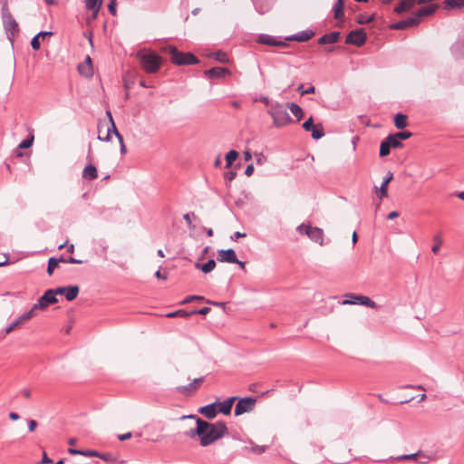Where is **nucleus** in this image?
I'll list each match as a JSON object with an SVG mask.
<instances>
[{
  "mask_svg": "<svg viewBox=\"0 0 464 464\" xmlns=\"http://www.w3.org/2000/svg\"><path fill=\"white\" fill-rule=\"evenodd\" d=\"M111 134H114L116 136V138L118 139V140H119L120 147H121L120 148L121 153L122 155L126 154L127 149H126V146L124 144L123 137L119 132V130H117L116 126H113V132H111Z\"/></svg>",
  "mask_w": 464,
  "mask_h": 464,
  "instance_id": "nucleus-35",
  "label": "nucleus"
},
{
  "mask_svg": "<svg viewBox=\"0 0 464 464\" xmlns=\"http://www.w3.org/2000/svg\"><path fill=\"white\" fill-rule=\"evenodd\" d=\"M393 134L400 140H407L412 136V133L410 131H400Z\"/></svg>",
  "mask_w": 464,
  "mask_h": 464,
  "instance_id": "nucleus-47",
  "label": "nucleus"
},
{
  "mask_svg": "<svg viewBox=\"0 0 464 464\" xmlns=\"http://www.w3.org/2000/svg\"><path fill=\"white\" fill-rule=\"evenodd\" d=\"M346 296L348 299L343 300L342 302L343 304H362L371 308L377 307L376 303L368 296L354 294H347Z\"/></svg>",
  "mask_w": 464,
  "mask_h": 464,
  "instance_id": "nucleus-5",
  "label": "nucleus"
},
{
  "mask_svg": "<svg viewBox=\"0 0 464 464\" xmlns=\"http://www.w3.org/2000/svg\"><path fill=\"white\" fill-rule=\"evenodd\" d=\"M58 302L57 297L53 293L52 289H48L45 293L38 299L37 303L34 304L31 310L34 313L36 309H44L49 304H55Z\"/></svg>",
  "mask_w": 464,
  "mask_h": 464,
  "instance_id": "nucleus-9",
  "label": "nucleus"
},
{
  "mask_svg": "<svg viewBox=\"0 0 464 464\" xmlns=\"http://www.w3.org/2000/svg\"><path fill=\"white\" fill-rule=\"evenodd\" d=\"M78 71L82 75L86 77H91L92 75V65L81 63L78 65Z\"/></svg>",
  "mask_w": 464,
  "mask_h": 464,
  "instance_id": "nucleus-36",
  "label": "nucleus"
},
{
  "mask_svg": "<svg viewBox=\"0 0 464 464\" xmlns=\"http://www.w3.org/2000/svg\"><path fill=\"white\" fill-rule=\"evenodd\" d=\"M21 394H22L24 398L29 399V398H31V395H32V393H31V390H30V389H27V388L23 389V390L21 391Z\"/></svg>",
  "mask_w": 464,
  "mask_h": 464,
  "instance_id": "nucleus-64",
  "label": "nucleus"
},
{
  "mask_svg": "<svg viewBox=\"0 0 464 464\" xmlns=\"http://www.w3.org/2000/svg\"><path fill=\"white\" fill-rule=\"evenodd\" d=\"M256 402V399L255 397L240 399L235 407V415L239 416L251 411L255 408Z\"/></svg>",
  "mask_w": 464,
  "mask_h": 464,
  "instance_id": "nucleus-7",
  "label": "nucleus"
},
{
  "mask_svg": "<svg viewBox=\"0 0 464 464\" xmlns=\"http://www.w3.org/2000/svg\"><path fill=\"white\" fill-rule=\"evenodd\" d=\"M213 57L218 61L219 63H226L228 62V58L226 53L222 51H218L213 53Z\"/></svg>",
  "mask_w": 464,
  "mask_h": 464,
  "instance_id": "nucleus-41",
  "label": "nucleus"
},
{
  "mask_svg": "<svg viewBox=\"0 0 464 464\" xmlns=\"http://www.w3.org/2000/svg\"><path fill=\"white\" fill-rule=\"evenodd\" d=\"M203 433L201 434L200 445L207 447L222 438L228 432L224 421L210 423L203 420Z\"/></svg>",
  "mask_w": 464,
  "mask_h": 464,
  "instance_id": "nucleus-1",
  "label": "nucleus"
},
{
  "mask_svg": "<svg viewBox=\"0 0 464 464\" xmlns=\"http://www.w3.org/2000/svg\"><path fill=\"white\" fill-rule=\"evenodd\" d=\"M417 4V0H401L395 7L394 12L401 14L412 8Z\"/></svg>",
  "mask_w": 464,
  "mask_h": 464,
  "instance_id": "nucleus-25",
  "label": "nucleus"
},
{
  "mask_svg": "<svg viewBox=\"0 0 464 464\" xmlns=\"http://www.w3.org/2000/svg\"><path fill=\"white\" fill-rule=\"evenodd\" d=\"M52 290H53V293L54 294L55 296L57 295H64L65 290H66V286H61V287H57L55 289H52Z\"/></svg>",
  "mask_w": 464,
  "mask_h": 464,
  "instance_id": "nucleus-62",
  "label": "nucleus"
},
{
  "mask_svg": "<svg viewBox=\"0 0 464 464\" xmlns=\"http://www.w3.org/2000/svg\"><path fill=\"white\" fill-rule=\"evenodd\" d=\"M443 5L446 10L461 9L464 8V0H444Z\"/></svg>",
  "mask_w": 464,
  "mask_h": 464,
  "instance_id": "nucleus-31",
  "label": "nucleus"
},
{
  "mask_svg": "<svg viewBox=\"0 0 464 464\" xmlns=\"http://www.w3.org/2000/svg\"><path fill=\"white\" fill-rule=\"evenodd\" d=\"M31 46L34 51H37L40 49L41 44L39 41V36L37 34L33 37V39L31 41Z\"/></svg>",
  "mask_w": 464,
  "mask_h": 464,
  "instance_id": "nucleus-52",
  "label": "nucleus"
},
{
  "mask_svg": "<svg viewBox=\"0 0 464 464\" xmlns=\"http://www.w3.org/2000/svg\"><path fill=\"white\" fill-rule=\"evenodd\" d=\"M3 24L6 33H9L12 36H14L18 34V24L13 17V15L7 16L6 18L3 19Z\"/></svg>",
  "mask_w": 464,
  "mask_h": 464,
  "instance_id": "nucleus-14",
  "label": "nucleus"
},
{
  "mask_svg": "<svg viewBox=\"0 0 464 464\" xmlns=\"http://www.w3.org/2000/svg\"><path fill=\"white\" fill-rule=\"evenodd\" d=\"M394 124L397 129H404L407 125V116L402 113H397L394 117Z\"/></svg>",
  "mask_w": 464,
  "mask_h": 464,
  "instance_id": "nucleus-34",
  "label": "nucleus"
},
{
  "mask_svg": "<svg viewBox=\"0 0 464 464\" xmlns=\"http://www.w3.org/2000/svg\"><path fill=\"white\" fill-rule=\"evenodd\" d=\"M170 56V61L177 65H190L198 63V59L190 53H181L175 46L169 45L165 48Z\"/></svg>",
  "mask_w": 464,
  "mask_h": 464,
  "instance_id": "nucleus-3",
  "label": "nucleus"
},
{
  "mask_svg": "<svg viewBox=\"0 0 464 464\" xmlns=\"http://www.w3.org/2000/svg\"><path fill=\"white\" fill-rule=\"evenodd\" d=\"M255 9L260 14L267 13L273 5V0H251Z\"/></svg>",
  "mask_w": 464,
  "mask_h": 464,
  "instance_id": "nucleus-18",
  "label": "nucleus"
},
{
  "mask_svg": "<svg viewBox=\"0 0 464 464\" xmlns=\"http://www.w3.org/2000/svg\"><path fill=\"white\" fill-rule=\"evenodd\" d=\"M185 419H194L196 420L197 427L195 429H190L189 430L185 432V435L190 439H194L196 436L201 440V434L203 433V420L197 417L196 415H184L180 417V420Z\"/></svg>",
  "mask_w": 464,
  "mask_h": 464,
  "instance_id": "nucleus-10",
  "label": "nucleus"
},
{
  "mask_svg": "<svg viewBox=\"0 0 464 464\" xmlns=\"http://www.w3.org/2000/svg\"><path fill=\"white\" fill-rule=\"evenodd\" d=\"M438 5H430L424 7L420 8L415 14L418 16L419 21L421 17L429 16L432 14L435 10L438 8Z\"/></svg>",
  "mask_w": 464,
  "mask_h": 464,
  "instance_id": "nucleus-27",
  "label": "nucleus"
},
{
  "mask_svg": "<svg viewBox=\"0 0 464 464\" xmlns=\"http://www.w3.org/2000/svg\"><path fill=\"white\" fill-rule=\"evenodd\" d=\"M297 91L301 93V95L309 94V93H314L315 88L314 86L311 85L307 89H304V84H300L297 87Z\"/></svg>",
  "mask_w": 464,
  "mask_h": 464,
  "instance_id": "nucleus-44",
  "label": "nucleus"
},
{
  "mask_svg": "<svg viewBox=\"0 0 464 464\" xmlns=\"http://www.w3.org/2000/svg\"><path fill=\"white\" fill-rule=\"evenodd\" d=\"M106 116L109 119L110 125H107L105 122H102V121L98 124L99 131H101L102 128H103L104 126L107 128V134L105 137H102L101 135L98 136V139L102 141H110L111 140V132H113V126H115L111 111H106Z\"/></svg>",
  "mask_w": 464,
  "mask_h": 464,
  "instance_id": "nucleus-11",
  "label": "nucleus"
},
{
  "mask_svg": "<svg viewBox=\"0 0 464 464\" xmlns=\"http://www.w3.org/2000/svg\"><path fill=\"white\" fill-rule=\"evenodd\" d=\"M305 131L311 132L312 138L319 140L324 136V127L321 123L314 124L313 117H309L302 125Z\"/></svg>",
  "mask_w": 464,
  "mask_h": 464,
  "instance_id": "nucleus-6",
  "label": "nucleus"
},
{
  "mask_svg": "<svg viewBox=\"0 0 464 464\" xmlns=\"http://www.w3.org/2000/svg\"><path fill=\"white\" fill-rule=\"evenodd\" d=\"M194 300H204V297L200 295H188L181 302V304H188Z\"/></svg>",
  "mask_w": 464,
  "mask_h": 464,
  "instance_id": "nucleus-55",
  "label": "nucleus"
},
{
  "mask_svg": "<svg viewBox=\"0 0 464 464\" xmlns=\"http://www.w3.org/2000/svg\"><path fill=\"white\" fill-rule=\"evenodd\" d=\"M237 157L238 153L236 150H229L226 155V168H229Z\"/></svg>",
  "mask_w": 464,
  "mask_h": 464,
  "instance_id": "nucleus-39",
  "label": "nucleus"
},
{
  "mask_svg": "<svg viewBox=\"0 0 464 464\" xmlns=\"http://www.w3.org/2000/svg\"><path fill=\"white\" fill-rule=\"evenodd\" d=\"M391 146L386 138L381 142L380 145V156L385 157L390 154Z\"/></svg>",
  "mask_w": 464,
  "mask_h": 464,
  "instance_id": "nucleus-38",
  "label": "nucleus"
},
{
  "mask_svg": "<svg viewBox=\"0 0 464 464\" xmlns=\"http://www.w3.org/2000/svg\"><path fill=\"white\" fill-rule=\"evenodd\" d=\"M308 228H311L310 225L301 224L297 227V231L300 232L301 234L306 235V231H308Z\"/></svg>",
  "mask_w": 464,
  "mask_h": 464,
  "instance_id": "nucleus-58",
  "label": "nucleus"
},
{
  "mask_svg": "<svg viewBox=\"0 0 464 464\" xmlns=\"http://www.w3.org/2000/svg\"><path fill=\"white\" fill-rule=\"evenodd\" d=\"M390 28L393 29V30H403V29H406L405 22H404V20H401V21H399L397 23H394V24L390 25Z\"/></svg>",
  "mask_w": 464,
  "mask_h": 464,
  "instance_id": "nucleus-51",
  "label": "nucleus"
},
{
  "mask_svg": "<svg viewBox=\"0 0 464 464\" xmlns=\"http://www.w3.org/2000/svg\"><path fill=\"white\" fill-rule=\"evenodd\" d=\"M344 1L337 0L334 5V18L339 20L343 17Z\"/></svg>",
  "mask_w": 464,
  "mask_h": 464,
  "instance_id": "nucleus-32",
  "label": "nucleus"
},
{
  "mask_svg": "<svg viewBox=\"0 0 464 464\" xmlns=\"http://www.w3.org/2000/svg\"><path fill=\"white\" fill-rule=\"evenodd\" d=\"M191 389H196V386L194 385V382H191L189 383L188 385H186V386H179L177 387V390L179 392H186V391H189Z\"/></svg>",
  "mask_w": 464,
  "mask_h": 464,
  "instance_id": "nucleus-56",
  "label": "nucleus"
},
{
  "mask_svg": "<svg viewBox=\"0 0 464 464\" xmlns=\"http://www.w3.org/2000/svg\"><path fill=\"white\" fill-rule=\"evenodd\" d=\"M59 260L55 257H50L48 260V266H47V273L49 276H52L53 273V270L58 266Z\"/></svg>",
  "mask_w": 464,
  "mask_h": 464,
  "instance_id": "nucleus-40",
  "label": "nucleus"
},
{
  "mask_svg": "<svg viewBox=\"0 0 464 464\" xmlns=\"http://www.w3.org/2000/svg\"><path fill=\"white\" fill-rule=\"evenodd\" d=\"M386 140H388V142L390 143V146H391V149L393 148V149H399V148H401L402 147V143L401 141L397 139L394 134H389L387 137H386Z\"/></svg>",
  "mask_w": 464,
  "mask_h": 464,
  "instance_id": "nucleus-37",
  "label": "nucleus"
},
{
  "mask_svg": "<svg viewBox=\"0 0 464 464\" xmlns=\"http://www.w3.org/2000/svg\"><path fill=\"white\" fill-rule=\"evenodd\" d=\"M229 73H230V72L227 69L223 68V67H213V68H210V69L205 71V72H204V74L210 79L222 78L225 75L229 74Z\"/></svg>",
  "mask_w": 464,
  "mask_h": 464,
  "instance_id": "nucleus-21",
  "label": "nucleus"
},
{
  "mask_svg": "<svg viewBox=\"0 0 464 464\" xmlns=\"http://www.w3.org/2000/svg\"><path fill=\"white\" fill-rule=\"evenodd\" d=\"M267 113L272 117L273 123L276 127L281 128L292 122V119L288 114L284 104L276 102L272 104Z\"/></svg>",
  "mask_w": 464,
  "mask_h": 464,
  "instance_id": "nucleus-2",
  "label": "nucleus"
},
{
  "mask_svg": "<svg viewBox=\"0 0 464 464\" xmlns=\"http://www.w3.org/2000/svg\"><path fill=\"white\" fill-rule=\"evenodd\" d=\"M367 39L366 33L362 28H359L353 31H351L345 39V43L347 44H353L355 46H362L365 44Z\"/></svg>",
  "mask_w": 464,
  "mask_h": 464,
  "instance_id": "nucleus-8",
  "label": "nucleus"
},
{
  "mask_svg": "<svg viewBox=\"0 0 464 464\" xmlns=\"http://www.w3.org/2000/svg\"><path fill=\"white\" fill-rule=\"evenodd\" d=\"M34 316L33 310H29L26 313H24L19 317H17L6 329L5 334H10L15 327H17L19 324H23L24 322L31 319Z\"/></svg>",
  "mask_w": 464,
  "mask_h": 464,
  "instance_id": "nucleus-17",
  "label": "nucleus"
},
{
  "mask_svg": "<svg viewBox=\"0 0 464 464\" xmlns=\"http://www.w3.org/2000/svg\"><path fill=\"white\" fill-rule=\"evenodd\" d=\"M33 141H34V137L32 136L31 138L22 140L20 142V144L18 145V148L19 149H28L33 145Z\"/></svg>",
  "mask_w": 464,
  "mask_h": 464,
  "instance_id": "nucleus-46",
  "label": "nucleus"
},
{
  "mask_svg": "<svg viewBox=\"0 0 464 464\" xmlns=\"http://www.w3.org/2000/svg\"><path fill=\"white\" fill-rule=\"evenodd\" d=\"M37 427V422L34 420H28V430L29 431L33 432Z\"/></svg>",
  "mask_w": 464,
  "mask_h": 464,
  "instance_id": "nucleus-61",
  "label": "nucleus"
},
{
  "mask_svg": "<svg viewBox=\"0 0 464 464\" xmlns=\"http://www.w3.org/2000/svg\"><path fill=\"white\" fill-rule=\"evenodd\" d=\"M218 401L199 408L198 412L200 414H203L207 419L212 420L217 416L218 413V411L216 409Z\"/></svg>",
  "mask_w": 464,
  "mask_h": 464,
  "instance_id": "nucleus-19",
  "label": "nucleus"
},
{
  "mask_svg": "<svg viewBox=\"0 0 464 464\" xmlns=\"http://www.w3.org/2000/svg\"><path fill=\"white\" fill-rule=\"evenodd\" d=\"M225 179L229 180V181H232L236 176H237V172L235 170H229V171H227L225 174Z\"/></svg>",
  "mask_w": 464,
  "mask_h": 464,
  "instance_id": "nucleus-57",
  "label": "nucleus"
},
{
  "mask_svg": "<svg viewBox=\"0 0 464 464\" xmlns=\"http://www.w3.org/2000/svg\"><path fill=\"white\" fill-rule=\"evenodd\" d=\"M266 446L255 445L251 447L250 450L255 454H262L266 450Z\"/></svg>",
  "mask_w": 464,
  "mask_h": 464,
  "instance_id": "nucleus-50",
  "label": "nucleus"
},
{
  "mask_svg": "<svg viewBox=\"0 0 464 464\" xmlns=\"http://www.w3.org/2000/svg\"><path fill=\"white\" fill-rule=\"evenodd\" d=\"M434 241H435V244L433 245L431 250L434 254H437L442 245V239L440 238V236H435L434 237Z\"/></svg>",
  "mask_w": 464,
  "mask_h": 464,
  "instance_id": "nucleus-45",
  "label": "nucleus"
},
{
  "mask_svg": "<svg viewBox=\"0 0 464 464\" xmlns=\"http://www.w3.org/2000/svg\"><path fill=\"white\" fill-rule=\"evenodd\" d=\"M236 400H237V397L233 396V397L227 398L224 401H218L217 406H218V411L223 413L224 415L230 414L233 403Z\"/></svg>",
  "mask_w": 464,
  "mask_h": 464,
  "instance_id": "nucleus-23",
  "label": "nucleus"
},
{
  "mask_svg": "<svg viewBox=\"0 0 464 464\" xmlns=\"http://www.w3.org/2000/svg\"><path fill=\"white\" fill-rule=\"evenodd\" d=\"M306 235L312 241L321 246L324 244V231L322 228L311 227V228H308V231H306Z\"/></svg>",
  "mask_w": 464,
  "mask_h": 464,
  "instance_id": "nucleus-16",
  "label": "nucleus"
},
{
  "mask_svg": "<svg viewBox=\"0 0 464 464\" xmlns=\"http://www.w3.org/2000/svg\"><path fill=\"white\" fill-rule=\"evenodd\" d=\"M404 22H405L406 28L415 26V25L419 24V23H420L416 14H414V15L405 19Z\"/></svg>",
  "mask_w": 464,
  "mask_h": 464,
  "instance_id": "nucleus-43",
  "label": "nucleus"
},
{
  "mask_svg": "<svg viewBox=\"0 0 464 464\" xmlns=\"http://www.w3.org/2000/svg\"><path fill=\"white\" fill-rule=\"evenodd\" d=\"M195 267L201 270L204 274H208L216 267V261L214 259H209L205 264L196 263Z\"/></svg>",
  "mask_w": 464,
  "mask_h": 464,
  "instance_id": "nucleus-29",
  "label": "nucleus"
},
{
  "mask_svg": "<svg viewBox=\"0 0 464 464\" xmlns=\"http://www.w3.org/2000/svg\"><path fill=\"white\" fill-rule=\"evenodd\" d=\"M115 5H116L115 0H111V2L108 5V9H109L110 13L112 15L116 14V7H115Z\"/></svg>",
  "mask_w": 464,
  "mask_h": 464,
  "instance_id": "nucleus-60",
  "label": "nucleus"
},
{
  "mask_svg": "<svg viewBox=\"0 0 464 464\" xmlns=\"http://www.w3.org/2000/svg\"><path fill=\"white\" fill-rule=\"evenodd\" d=\"M82 455L87 457H97L100 456V452L95 450H82Z\"/></svg>",
  "mask_w": 464,
  "mask_h": 464,
  "instance_id": "nucleus-59",
  "label": "nucleus"
},
{
  "mask_svg": "<svg viewBox=\"0 0 464 464\" xmlns=\"http://www.w3.org/2000/svg\"><path fill=\"white\" fill-rule=\"evenodd\" d=\"M102 0H86L85 6L88 10L93 12V17L95 18L102 6Z\"/></svg>",
  "mask_w": 464,
  "mask_h": 464,
  "instance_id": "nucleus-28",
  "label": "nucleus"
},
{
  "mask_svg": "<svg viewBox=\"0 0 464 464\" xmlns=\"http://www.w3.org/2000/svg\"><path fill=\"white\" fill-rule=\"evenodd\" d=\"M373 19H374V14H372L369 17H365L363 14H361L357 19V23L360 24H368V23L372 22Z\"/></svg>",
  "mask_w": 464,
  "mask_h": 464,
  "instance_id": "nucleus-49",
  "label": "nucleus"
},
{
  "mask_svg": "<svg viewBox=\"0 0 464 464\" xmlns=\"http://www.w3.org/2000/svg\"><path fill=\"white\" fill-rule=\"evenodd\" d=\"M218 260L219 262L233 264L237 262V257L234 249H221L218 251Z\"/></svg>",
  "mask_w": 464,
  "mask_h": 464,
  "instance_id": "nucleus-13",
  "label": "nucleus"
},
{
  "mask_svg": "<svg viewBox=\"0 0 464 464\" xmlns=\"http://www.w3.org/2000/svg\"><path fill=\"white\" fill-rule=\"evenodd\" d=\"M1 12H2V19L6 18L7 16H12L11 13L9 11L6 0H5L3 3Z\"/></svg>",
  "mask_w": 464,
  "mask_h": 464,
  "instance_id": "nucleus-48",
  "label": "nucleus"
},
{
  "mask_svg": "<svg viewBox=\"0 0 464 464\" xmlns=\"http://www.w3.org/2000/svg\"><path fill=\"white\" fill-rule=\"evenodd\" d=\"M393 179V174L389 171L387 173V175L383 178V180L381 184V187L379 188L378 189V198L380 199H382L383 198H386L388 196V190H387V187H388V184Z\"/></svg>",
  "mask_w": 464,
  "mask_h": 464,
  "instance_id": "nucleus-22",
  "label": "nucleus"
},
{
  "mask_svg": "<svg viewBox=\"0 0 464 464\" xmlns=\"http://www.w3.org/2000/svg\"><path fill=\"white\" fill-rule=\"evenodd\" d=\"M209 312H210V308H209V307L205 306V307H202V308H200V309H198V310H192V311H190V314H191V315H192V314H202V315H206V314H208Z\"/></svg>",
  "mask_w": 464,
  "mask_h": 464,
  "instance_id": "nucleus-54",
  "label": "nucleus"
},
{
  "mask_svg": "<svg viewBox=\"0 0 464 464\" xmlns=\"http://www.w3.org/2000/svg\"><path fill=\"white\" fill-rule=\"evenodd\" d=\"M79 294V287L77 285H69L66 286V290L64 293L65 298L67 301L74 300Z\"/></svg>",
  "mask_w": 464,
  "mask_h": 464,
  "instance_id": "nucleus-33",
  "label": "nucleus"
},
{
  "mask_svg": "<svg viewBox=\"0 0 464 464\" xmlns=\"http://www.w3.org/2000/svg\"><path fill=\"white\" fill-rule=\"evenodd\" d=\"M292 114L296 118V121H301L304 116L303 109L295 102H289L286 104Z\"/></svg>",
  "mask_w": 464,
  "mask_h": 464,
  "instance_id": "nucleus-30",
  "label": "nucleus"
},
{
  "mask_svg": "<svg viewBox=\"0 0 464 464\" xmlns=\"http://www.w3.org/2000/svg\"><path fill=\"white\" fill-rule=\"evenodd\" d=\"M254 172V166L252 164L250 165H247L246 169H245V174L247 176V177H250Z\"/></svg>",
  "mask_w": 464,
  "mask_h": 464,
  "instance_id": "nucleus-63",
  "label": "nucleus"
},
{
  "mask_svg": "<svg viewBox=\"0 0 464 464\" xmlns=\"http://www.w3.org/2000/svg\"><path fill=\"white\" fill-rule=\"evenodd\" d=\"M98 177L97 169L94 165H87L82 171V178L88 180H93Z\"/></svg>",
  "mask_w": 464,
  "mask_h": 464,
  "instance_id": "nucleus-26",
  "label": "nucleus"
},
{
  "mask_svg": "<svg viewBox=\"0 0 464 464\" xmlns=\"http://www.w3.org/2000/svg\"><path fill=\"white\" fill-rule=\"evenodd\" d=\"M191 217H195V214L194 213H187L183 216V218L185 219V221L187 222L188 224V227L191 229H194L195 228V226L192 224V221H191Z\"/></svg>",
  "mask_w": 464,
  "mask_h": 464,
  "instance_id": "nucleus-53",
  "label": "nucleus"
},
{
  "mask_svg": "<svg viewBox=\"0 0 464 464\" xmlns=\"http://www.w3.org/2000/svg\"><path fill=\"white\" fill-rule=\"evenodd\" d=\"M418 458L420 459V463H423V464L429 462L431 459V457H430L429 455H427L426 453H424L421 450H418L417 452L412 453V454H404V455L397 456L392 459L395 460H409V459L415 460Z\"/></svg>",
  "mask_w": 464,
  "mask_h": 464,
  "instance_id": "nucleus-12",
  "label": "nucleus"
},
{
  "mask_svg": "<svg viewBox=\"0 0 464 464\" xmlns=\"http://www.w3.org/2000/svg\"><path fill=\"white\" fill-rule=\"evenodd\" d=\"M340 32L334 31L330 34H325L318 39V44L321 45L335 44L340 39Z\"/></svg>",
  "mask_w": 464,
  "mask_h": 464,
  "instance_id": "nucleus-20",
  "label": "nucleus"
},
{
  "mask_svg": "<svg viewBox=\"0 0 464 464\" xmlns=\"http://www.w3.org/2000/svg\"><path fill=\"white\" fill-rule=\"evenodd\" d=\"M137 56L140 59L142 69L148 73H155L161 65V58L154 53H143L139 52Z\"/></svg>",
  "mask_w": 464,
  "mask_h": 464,
  "instance_id": "nucleus-4",
  "label": "nucleus"
},
{
  "mask_svg": "<svg viewBox=\"0 0 464 464\" xmlns=\"http://www.w3.org/2000/svg\"><path fill=\"white\" fill-rule=\"evenodd\" d=\"M256 42L258 44H266V45H269V46H284V45H285V44L284 42L278 41L274 36L266 34H260L257 37Z\"/></svg>",
  "mask_w": 464,
  "mask_h": 464,
  "instance_id": "nucleus-15",
  "label": "nucleus"
},
{
  "mask_svg": "<svg viewBox=\"0 0 464 464\" xmlns=\"http://www.w3.org/2000/svg\"><path fill=\"white\" fill-rule=\"evenodd\" d=\"M190 315H191L190 312H188L186 310H178V311H175V312L169 313L167 314V317H169V318L176 317V316L188 317Z\"/></svg>",
  "mask_w": 464,
  "mask_h": 464,
  "instance_id": "nucleus-42",
  "label": "nucleus"
},
{
  "mask_svg": "<svg viewBox=\"0 0 464 464\" xmlns=\"http://www.w3.org/2000/svg\"><path fill=\"white\" fill-rule=\"evenodd\" d=\"M314 35V31L304 30L286 38L288 41L306 42Z\"/></svg>",
  "mask_w": 464,
  "mask_h": 464,
  "instance_id": "nucleus-24",
  "label": "nucleus"
}]
</instances>
